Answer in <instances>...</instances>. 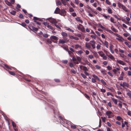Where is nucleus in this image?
Returning <instances> with one entry per match:
<instances>
[{
	"instance_id": "0eeeda50",
	"label": "nucleus",
	"mask_w": 131,
	"mask_h": 131,
	"mask_svg": "<svg viewBox=\"0 0 131 131\" xmlns=\"http://www.w3.org/2000/svg\"><path fill=\"white\" fill-rule=\"evenodd\" d=\"M90 42H91V45L93 49H95V41L94 40H91L90 41Z\"/></svg>"
},
{
	"instance_id": "4468645a",
	"label": "nucleus",
	"mask_w": 131,
	"mask_h": 131,
	"mask_svg": "<svg viewBox=\"0 0 131 131\" xmlns=\"http://www.w3.org/2000/svg\"><path fill=\"white\" fill-rule=\"evenodd\" d=\"M65 50L67 51L68 52V53L69 55V56H72L73 54V53L72 52L70 51H69L68 50V48H67L66 49H65Z\"/></svg>"
},
{
	"instance_id": "58836bf2",
	"label": "nucleus",
	"mask_w": 131,
	"mask_h": 131,
	"mask_svg": "<svg viewBox=\"0 0 131 131\" xmlns=\"http://www.w3.org/2000/svg\"><path fill=\"white\" fill-rule=\"evenodd\" d=\"M95 66L96 69H98L99 70V69H100L101 68V67L100 66H99L97 65H96Z\"/></svg>"
},
{
	"instance_id": "423d86ee",
	"label": "nucleus",
	"mask_w": 131,
	"mask_h": 131,
	"mask_svg": "<svg viewBox=\"0 0 131 131\" xmlns=\"http://www.w3.org/2000/svg\"><path fill=\"white\" fill-rule=\"evenodd\" d=\"M68 41V40H67V39H60L59 41V43L63 44L67 42Z\"/></svg>"
},
{
	"instance_id": "a19ab883",
	"label": "nucleus",
	"mask_w": 131,
	"mask_h": 131,
	"mask_svg": "<svg viewBox=\"0 0 131 131\" xmlns=\"http://www.w3.org/2000/svg\"><path fill=\"white\" fill-rule=\"evenodd\" d=\"M83 53V51L81 50L77 52V53L80 54H81Z\"/></svg>"
},
{
	"instance_id": "69168bd1",
	"label": "nucleus",
	"mask_w": 131,
	"mask_h": 131,
	"mask_svg": "<svg viewBox=\"0 0 131 131\" xmlns=\"http://www.w3.org/2000/svg\"><path fill=\"white\" fill-rule=\"evenodd\" d=\"M118 79L119 80H123V77L122 76H121L119 77Z\"/></svg>"
},
{
	"instance_id": "4c0bfd02",
	"label": "nucleus",
	"mask_w": 131,
	"mask_h": 131,
	"mask_svg": "<svg viewBox=\"0 0 131 131\" xmlns=\"http://www.w3.org/2000/svg\"><path fill=\"white\" fill-rule=\"evenodd\" d=\"M108 13L110 14H111L112 13V9L110 8H109L108 9Z\"/></svg>"
},
{
	"instance_id": "49530a36",
	"label": "nucleus",
	"mask_w": 131,
	"mask_h": 131,
	"mask_svg": "<svg viewBox=\"0 0 131 131\" xmlns=\"http://www.w3.org/2000/svg\"><path fill=\"white\" fill-rule=\"evenodd\" d=\"M46 26H47V27L49 29H52V27L49 25V24H48V25Z\"/></svg>"
},
{
	"instance_id": "f3484780",
	"label": "nucleus",
	"mask_w": 131,
	"mask_h": 131,
	"mask_svg": "<svg viewBox=\"0 0 131 131\" xmlns=\"http://www.w3.org/2000/svg\"><path fill=\"white\" fill-rule=\"evenodd\" d=\"M111 29L114 32H118V30H117L115 28L113 27L112 26L111 27Z\"/></svg>"
},
{
	"instance_id": "e433bc0d",
	"label": "nucleus",
	"mask_w": 131,
	"mask_h": 131,
	"mask_svg": "<svg viewBox=\"0 0 131 131\" xmlns=\"http://www.w3.org/2000/svg\"><path fill=\"white\" fill-rule=\"evenodd\" d=\"M32 27L33 29L35 31H37L38 29V28L35 27L34 26H32Z\"/></svg>"
},
{
	"instance_id": "ea45409f",
	"label": "nucleus",
	"mask_w": 131,
	"mask_h": 131,
	"mask_svg": "<svg viewBox=\"0 0 131 131\" xmlns=\"http://www.w3.org/2000/svg\"><path fill=\"white\" fill-rule=\"evenodd\" d=\"M69 11L70 12H73L74 11V9L72 7H70L69 9Z\"/></svg>"
},
{
	"instance_id": "cd10ccee",
	"label": "nucleus",
	"mask_w": 131,
	"mask_h": 131,
	"mask_svg": "<svg viewBox=\"0 0 131 131\" xmlns=\"http://www.w3.org/2000/svg\"><path fill=\"white\" fill-rule=\"evenodd\" d=\"M10 13L12 15H14L16 13V12L14 10H12L10 12Z\"/></svg>"
},
{
	"instance_id": "de8ad7c7",
	"label": "nucleus",
	"mask_w": 131,
	"mask_h": 131,
	"mask_svg": "<svg viewBox=\"0 0 131 131\" xmlns=\"http://www.w3.org/2000/svg\"><path fill=\"white\" fill-rule=\"evenodd\" d=\"M84 95L85 97L88 99H90V97L86 94H85Z\"/></svg>"
},
{
	"instance_id": "e2e57ef3",
	"label": "nucleus",
	"mask_w": 131,
	"mask_h": 131,
	"mask_svg": "<svg viewBox=\"0 0 131 131\" xmlns=\"http://www.w3.org/2000/svg\"><path fill=\"white\" fill-rule=\"evenodd\" d=\"M95 32L97 34V35L99 36H101V34H100V32L97 31H95Z\"/></svg>"
},
{
	"instance_id": "4be33fe9",
	"label": "nucleus",
	"mask_w": 131,
	"mask_h": 131,
	"mask_svg": "<svg viewBox=\"0 0 131 131\" xmlns=\"http://www.w3.org/2000/svg\"><path fill=\"white\" fill-rule=\"evenodd\" d=\"M111 99L113 102L115 103V104H117V100L113 98H112Z\"/></svg>"
},
{
	"instance_id": "6e6d98bb",
	"label": "nucleus",
	"mask_w": 131,
	"mask_h": 131,
	"mask_svg": "<svg viewBox=\"0 0 131 131\" xmlns=\"http://www.w3.org/2000/svg\"><path fill=\"white\" fill-rule=\"evenodd\" d=\"M92 76V77L94 78V79H96L98 77L94 74H93Z\"/></svg>"
},
{
	"instance_id": "3c124183",
	"label": "nucleus",
	"mask_w": 131,
	"mask_h": 131,
	"mask_svg": "<svg viewBox=\"0 0 131 131\" xmlns=\"http://www.w3.org/2000/svg\"><path fill=\"white\" fill-rule=\"evenodd\" d=\"M101 118L103 122H105L106 118L105 117H102Z\"/></svg>"
},
{
	"instance_id": "4d7b16f0",
	"label": "nucleus",
	"mask_w": 131,
	"mask_h": 131,
	"mask_svg": "<svg viewBox=\"0 0 131 131\" xmlns=\"http://www.w3.org/2000/svg\"><path fill=\"white\" fill-rule=\"evenodd\" d=\"M12 125H13V127H16V124H15V123L13 121L12 122Z\"/></svg>"
},
{
	"instance_id": "6ab92c4d",
	"label": "nucleus",
	"mask_w": 131,
	"mask_h": 131,
	"mask_svg": "<svg viewBox=\"0 0 131 131\" xmlns=\"http://www.w3.org/2000/svg\"><path fill=\"white\" fill-rule=\"evenodd\" d=\"M76 19L77 21H79L80 22L81 24L83 23V21L82 20H81L80 19V18L79 17H78L76 18Z\"/></svg>"
},
{
	"instance_id": "1a4fd4ad",
	"label": "nucleus",
	"mask_w": 131,
	"mask_h": 131,
	"mask_svg": "<svg viewBox=\"0 0 131 131\" xmlns=\"http://www.w3.org/2000/svg\"><path fill=\"white\" fill-rule=\"evenodd\" d=\"M69 37L70 39H74L77 40H78L79 39V38L78 37H74L71 35H69Z\"/></svg>"
},
{
	"instance_id": "052dcab7",
	"label": "nucleus",
	"mask_w": 131,
	"mask_h": 131,
	"mask_svg": "<svg viewBox=\"0 0 131 131\" xmlns=\"http://www.w3.org/2000/svg\"><path fill=\"white\" fill-rule=\"evenodd\" d=\"M107 68L108 70H110L112 69V68L110 66H108L107 67Z\"/></svg>"
},
{
	"instance_id": "8fccbe9b",
	"label": "nucleus",
	"mask_w": 131,
	"mask_h": 131,
	"mask_svg": "<svg viewBox=\"0 0 131 131\" xmlns=\"http://www.w3.org/2000/svg\"><path fill=\"white\" fill-rule=\"evenodd\" d=\"M90 36L92 38H94V39H96V37L95 36V35H91Z\"/></svg>"
},
{
	"instance_id": "338daca9",
	"label": "nucleus",
	"mask_w": 131,
	"mask_h": 131,
	"mask_svg": "<svg viewBox=\"0 0 131 131\" xmlns=\"http://www.w3.org/2000/svg\"><path fill=\"white\" fill-rule=\"evenodd\" d=\"M88 65L90 67H91L92 68H93V67H94V66L91 64L90 63H89L88 64Z\"/></svg>"
},
{
	"instance_id": "5701e85b",
	"label": "nucleus",
	"mask_w": 131,
	"mask_h": 131,
	"mask_svg": "<svg viewBox=\"0 0 131 131\" xmlns=\"http://www.w3.org/2000/svg\"><path fill=\"white\" fill-rule=\"evenodd\" d=\"M104 44L105 45L106 48H108V43L107 41H105L104 42Z\"/></svg>"
},
{
	"instance_id": "a878e982",
	"label": "nucleus",
	"mask_w": 131,
	"mask_h": 131,
	"mask_svg": "<svg viewBox=\"0 0 131 131\" xmlns=\"http://www.w3.org/2000/svg\"><path fill=\"white\" fill-rule=\"evenodd\" d=\"M62 3L64 6H66L67 5L66 2L64 0H61Z\"/></svg>"
},
{
	"instance_id": "72a5a7b5",
	"label": "nucleus",
	"mask_w": 131,
	"mask_h": 131,
	"mask_svg": "<svg viewBox=\"0 0 131 131\" xmlns=\"http://www.w3.org/2000/svg\"><path fill=\"white\" fill-rule=\"evenodd\" d=\"M61 13L63 14V15L61 14L62 15H64V14H65L66 13V11L64 9H62L61 10Z\"/></svg>"
},
{
	"instance_id": "7ed1b4c3",
	"label": "nucleus",
	"mask_w": 131,
	"mask_h": 131,
	"mask_svg": "<svg viewBox=\"0 0 131 131\" xmlns=\"http://www.w3.org/2000/svg\"><path fill=\"white\" fill-rule=\"evenodd\" d=\"M114 34L118 38H116V39L120 42L123 41L122 40V37L120 35L117 33H114Z\"/></svg>"
},
{
	"instance_id": "6e6552de",
	"label": "nucleus",
	"mask_w": 131,
	"mask_h": 131,
	"mask_svg": "<svg viewBox=\"0 0 131 131\" xmlns=\"http://www.w3.org/2000/svg\"><path fill=\"white\" fill-rule=\"evenodd\" d=\"M61 34L63 36V38L64 39H67L66 37L68 36L67 34L64 32H62L61 33Z\"/></svg>"
},
{
	"instance_id": "09e8293b",
	"label": "nucleus",
	"mask_w": 131,
	"mask_h": 131,
	"mask_svg": "<svg viewBox=\"0 0 131 131\" xmlns=\"http://www.w3.org/2000/svg\"><path fill=\"white\" fill-rule=\"evenodd\" d=\"M129 35V34L128 33H124L123 34V35L125 37H127Z\"/></svg>"
},
{
	"instance_id": "f704fd0d",
	"label": "nucleus",
	"mask_w": 131,
	"mask_h": 131,
	"mask_svg": "<svg viewBox=\"0 0 131 131\" xmlns=\"http://www.w3.org/2000/svg\"><path fill=\"white\" fill-rule=\"evenodd\" d=\"M81 76L84 78V79H85L86 78V75L84 74L83 73H81Z\"/></svg>"
},
{
	"instance_id": "20e7f679",
	"label": "nucleus",
	"mask_w": 131,
	"mask_h": 131,
	"mask_svg": "<svg viewBox=\"0 0 131 131\" xmlns=\"http://www.w3.org/2000/svg\"><path fill=\"white\" fill-rule=\"evenodd\" d=\"M105 53L106 56L110 59L113 60L114 59V57L109 52L107 51Z\"/></svg>"
},
{
	"instance_id": "bf43d9fd",
	"label": "nucleus",
	"mask_w": 131,
	"mask_h": 131,
	"mask_svg": "<svg viewBox=\"0 0 131 131\" xmlns=\"http://www.w3.org/2000/svg\"><path fill=\"white\" fill-rule=\"evenodd\" d=\"M105 2L108 5H110L111 4V3L108 0H106Z\"/></svg>"
},
{
	"instance_id": "2f4dec72",
	"label": "nucleus",
	"mask_w": 131,
	"mask_h": 131,
	"mask_svg": "<svg viewBox=\"0 0 131 131\" xmlns=\"http://www.w3.org/2000/svg\"><path fill=\"white\" fill-rule=\"evenodd\" d=\"M110 21L111 22L113 23H115V22H114V19L112 17H111L110 18Z\"/></svg>"
},
{
	"instance_id": "412c9836",
	"label": "nucleus",
	"mask_w": 131,
	"mask_h": 131,
	"mask_svg": "<svg viewBox=\"0 0 131 131\" xmlns=\"http://www.w3.org/2000/svg\"><path fill=\"white\" fill-rule=\"evenodd\" d=\"M117 5L119 8H122L124 6V5L120 3H118Z\"/></svg>"
},
{
	"instance_id": "c85d7f7f",
	"label": "nucleus",
	"mask_w": 131,
	"mask_h": 131,
	"mask_svg": "<svg viewBox=\"0 0 131 131\" xmlns=\"http://www.w3.org/2000/svg\"><path fill=\"white\" fill-rule=\"evenodd\" d=\"M5 2L7 4V5H8L9 6H10L11 5V4L9 2H8V1H5Z\"/></svg>"
},
{
	"instance_id": "5fc2aeb1",
	"label": "nucleus",
	"mask_w": 131,
	"mask_h": 131,
	"mask_svg": "<svg viewBox=\"0 0 131 131\" xmlns=\"http://www.w3.org/2000/svg\"><path fill=\"white\" fill-rule=\"evenodd\" d=\"M115 96L117 98L119 99L120 100L122 99V97H121L117 96V95H115Z\"/></svg>"
},
{
	"instance_id": "9b49d317",
	"label": "nucleus",
	"mask_w": 131,
	"mask_h": 131,
	"mask_svg": "<svg viewBox=\"0 0 131 131\" xmlns=\"http://www.w3.org/2000/svg\"><path fill=\"white\" fill-rule=\"evenodd\" d=\"M85 46L88 49H90L91 48V46L90 42H86L85 43Z\"/></svg>"
},
{
	"instance_id": "c03bdc74",
	"label": "nucleus",
	"mask_w": 131,
	"mask_h": 131,
	"mask_svg": "<svg viewBox=\"0 0 131 131\" xmlns=\"http://www.w3.org/2000/svg\"><path fill=\"white\" fill-rule=\"evenodd\" d=\"M69 66L71 67H74L73 64L71 62H70L69 63Z\"/></svg>"
},
{
	"instance_id": "2eb2a0df",
	"label": "nucleus",
	"mask_w": 131,
	"mask_h": 131,
	"mask_svg": "<svg viewBox=\"0 0 131 131\" xmlns=\"http://www.w3.org/2000/svg\"><path fill=\"white\" fill-rule=\"evenodd\" d=\"M60 11V9L58 7H57L54 11V13L56 14H59Z\"/></svg>"
},
{
	"instance_id": "13d9d810",
	"label": "nucleus",
	"mask_w": 131,
	"mask_h": 131,
	"mask_svg": "<svg viewBox=\"0 0 131 131\" xmlns=\"http://www.w3.org/2000/svg\"><path fill=\"white\" fill-rule=\"evenodd\" d=\"M33 19L35 22H36V20L38 19V18L36 17H33Z\"/></svg>"
},
{
	"instance_id": "c9c22d12",
	"label": "nucleus",
	"mask_w": 131,
	"mask_h": 131,
	"mask_svg": "<svg viewBox=\"0 0 131 131\" xmlns=\"http://www.w3.org/2000/svg\"><path fill=\"white\" fill-rule=\"evenodd\" d=\"M101 82L103 83L104 85H106V83L104 81L103 79H101Z\"/></svg>"
},
{
	"instance_id": "ddd939ff",
	"label": "nucleus",
	"mask_w": 131,
	"mask_h": 131,
	"mask_svg": "<svg viewBox=\"0 0 131 131\" xmlns=\"http://www.w3.org/2000/svg\"><path fill=\"white\" fill-rule=\"evenodd\" d=\"M50 39L52 40V39L57 40L58 39V38L54 36H51L50 37Z\"/></svg>"
},
{
	"instance_id": "a211bd4d",
	"label": "nucleus",
	"mask_w": 131,
	"mask_h": 131,
	"mask_svg": "<svg viewBox=\"0 0 131 131\" xmlns=\"http://www.w3.org/2000/svg\"><path fill=\"white\" fill-rule=\"evenodd\" d=\"M113 46L112 45H111V46H110L109 48H110V50L111 52V53H112V54H113L114 53V51L113 50V49H112V47H113Z\"/></svg>"
},
{
	"instance_id": "680f3d73",
	"label": "nucleus",
	"mask_w": 131,
	"mask_h": 131,
	"mask_svg": "<svg viewBox=\"0 0 131 131\" xmlns=\"http://www.w3.org/2000/svg\"><path fill=\"white\" fill-rule=\"evenodd\" d=\"M127 94L129 97H131V94L129 92L127 93Z\"/></svg>"
},
{
	"instance_id": "b1692460",
	"label": "nucleus",
	"mask_w": 131,
	"mask_h": 131,
	"mask_svg": "<svg viewBox=\"0 0 131 131\" xmlns=\"http://www.w3.org/2000/svg\"><path fill=\"white\" fill-rule=\"evenodd\" d=\"M65 29L68 31H72V32H73L74 31V30L71 29L70 28L68 27H66L65 28Z\"/></svg>"
},
{
	"instance_id": "9d476101",
	"label": "nucleus",
	"mask_w": 131,
	"mask_h": 131,
	"mask_svg": "<svg viewBox=\"0 0 131 131\" xmlns=\"http://www.w3.org/2000/svg\"><path fill=\"white\" fill-rule=\"evenodd\" d=\"M117 62L119 64H121L122 65H124L125 64V63L123 61L119 60H117Z\"/></svg>"
},
{
	"instance_id": "393cba45",
	"label": "nucleus",
	"mask_w": 131,
	"mask_h": 131,
	"mask_svg": "<svg viewBox=\"0 0 131 131\" xmlns=\"http://www.w3.org/2000/svg\"><path fill=\"white\" fill-rule=\"evenodd\" d=\"M101 72L104 75H105L106 74V73L105 70L101 71Z\"/></svg>"
},
{
	"instance_id": "c756f323",
	"label": "nucleus",
	"mask_w": 131,
	"mask_h": 131,
	"mask_svg": "<svg viewBox=\"0 0 131 131\" xmlns=\"http://www.w3.org/2000/svg\"><path fill=\"white\" fill-rule=\"evenodd\" d=\"M82 70L85 71H88V69L85 66H83Z\"/></svg>"
},
{
	"instance_id": "7c9ffc66",
	"label": "nucleus",
	"mask_w": 131,
	"mask_h": 131,
	"mask_svg": "<svg viewBox=\"0 0 131 131\" xmlns=\"http://www.w3.org/2000/svg\"><path fill=\"white\" fill-rule=\"evenodd\" d=\"M81 46L78 45L76 44L75 45V48L77 49L79 48H81Z\"/></svg>"
},
{
	"instance_id": "bb28decb",
	"label": "nucleus",
	"mask_w": 131,
	"mask_h": 131,
	"mask_svg": "<svg viewBox=\"0 0 131 131\" xmlns=\"http://www.w3.org/2000/svg\"><path fill=\"white\" fill-rule=\"evenodd\" d=\"M52 40L51 39H48L47 40V43L49 44H51L52 43Z\"/></svg>"
},
{
	"instance_id": "f03ea898",
	"label": "nucleus",
	"mask_w": 131,
	"mask_h": 131,
	"mask_svg": "<svg viewBox=\"0 0 131 131\" xmlns=\"http://www.w3.org/2000/svg\"><path fill=\"white\" fill-rule=\"evenodd\" d=\"M77 28L79 30H81L82 32H84L85 31L84 28L82 25L81 24H79V25H77Z\"/></svg>"
},
{
	"instance_id": "aec40b11",
	"label": "nucleus",
	"mask_w": 131,
	"mask_h": 131,
	"mask_svg": "<svg viewBox=\"0 0 131 131\" xmlns=\"http://www.w3.org/2000/svg\"><path fill=\"white\" fill-rule=\"evenodd\" d=\"M122 9H123L125 12H127L128 11V9L127 8L125 7V6H124Z\"/></svg>"
},
{
	"instance_id": "dca6fc26",
	"label": "nucleus",
	"mask_w": 131,
	"mask_h": 131,
	"mask_svg": "<svg viewBox=\"0 0 131 131\" xmlns=\"http://www.w3.org/2000/svg\"><path fill=\"white\" fill-rule=\"evenodd\" d=\"M116 119L118 121H121V120H122V121H121L122 122H123V120L122 117L119 116H117L116 117Z\"/></svg>"
},
{
	"instance_id": "774afa93",
	"label": "nucleus",
	"mask_w": 131,
	"mask_h": 131,
	"mask_svg": "<svg viewBox=\"0 0 131 131\" xmlns=\"http://www.w3.org/2000/svg\"><path fill=\"white\" fill-rule=\"evenodd\" d=\"M92 82L94 83H95L96 82V81L95 80V79L93 78H92Z\"/></svg>"
},
{
	"instance_id": "79ce46f5",
	"label": "nucleus",
	"mask_w": 131,
	"mask_h": 131,
	"mask_svg": "<svg viewBox=\"0 0 131 131\" xmlns=\"http://www.w3.org/2000/svg\"><path fill=\"white\" fill-rule=\"evenodd\" d=\"M77 60L79 61L80 62L81 60V58L78 56L77 57Z\"/></svg>"
},
{
	"instance_id": "a18cd8bd",
	"label": "nucleus",
	"mask_w": 131,
	"mask_h": 131,
	"mask_svg": "<svg viewBox=\"0 0 131 131\" xmlns=\"http://www.w3.org/2000/svg\"><path fill=\"white\" fill-rule=\"evenodd\" d=\"M57 5H61V3L60 1H58L57 3Z\"/></svg>"
},
{
	"instance_id": "0e129e2a",
	"label": "nucleus",
	"mask_w": 131,
	"mask_h": 131,
	"mask_svg": "<svg viewBox=\"0 0 131 131\" xmlns=\"http://www.w3.org/2000/svg\"><path fill=\"white\" fill-rule=\"evenodd\" d=\"M107 31L111 33H113V32L110 30L108 29H107L106 30Z\"/></svg>"
},
{
	"instance_id": "f8f14e48",
	"label": "nucleus",
	"mask_w": 131,
	"mask_h": 131,
	"mask_svg": "<svg viewBox=\"0 0 131 131\" xmlns=\"http://www.w3.org/2000/svg\"><path fill=\"white\" fill-rule=\"evenodd\" d=\"M50 21L52 23H56L57 21L56 19L53 18H50L49 19Z\"/></svg>"
},
{
	"instance_id": "f257e3e1",
	"label": "nucleus",
	"mask_w": 131,
	"mask_h": 131,
	"mask_svg": "<svg viewBox=\"0 0 131 131\" xmlns=\"http://www.w3.org/2000/svg\"><path fill=\"white\" fill-rule=\"evenodd\" d=\"M106 114L108 116V118H111L114 116L113 113L110 111H106Z\"/></svg>"
},
{
	"instance_id": "39448f33",
	"label": "nucleus",
	"mask_w": 131,
	"mask_h": 131,
	"mask_svg": "<svg viewBox=\"0 0 131 131\" xmlns=\"http://www.w3.org/2000/svg\"><path fill=\"white\" fill-rule=\"evenodd\" d=\"M120 85L124 88H125V87L128 88L129 86V84L126 82H123L122 83H121Z\"/></svg>"
},
{
	"instance_id": "864d4df0",
	"label": "nucleus",
	"mask_w": 131,
	"mask_h": 131,
	"mask_svg": "<svg viewBox=\"0 0 131 131\" xmlns=\"http://www.w3.org/2000/svg\"><path fill=\"white\" fill-rule=\"evenodd\" d=\"M9 73L11 74L12 75H14L15 74V73L13 72H10L8 71Z\"/></svg>"
},
{
	"instance_id": "603ef678",
	"label": "nucleus",
	"mask_w": 131,
	"mask_h": 131,
	"mask_svg": "<svg viewBox=\"0 0 131 131\" xmlns=\"http://www.w3.org/2000/svg\"><path fill=\"white\" fill-rule=\"evenodd\" d=\"M71 72L73 73V74H75L76 72V71L73 69H72L71 70Z\"/></svg>"
},
{
	"instance_id": "37998d69",
	"label": "nucleus",
	"mask_w": 131,
	"mask_h": 131,
	"mask_svg": "<svg viewBox=\"0 0 131 131\" xmlns=\"http://www.w3.org/2000/svg\"><path fill=\"white\" fill-rule=\"evenodd\" d=\"M107 96H109V95H111L113 96V94L111 93H110V92H108L107 93Z\"/></svg>"
},
{
	"instance_id": "473e14b6",
	"label": "nucleus",
	"mask_w": 131,
	"mask_h": 131,
	"mask_svg": "<svg viewBox=\"0 0 131 131\" xmlns=\"http://www.w3.org/2000/svg\"><path fill=\"white\" fill-rule=\"evenodd\" d=\"M125 43L126 45L128 46V47L129 48H130L131 47V45L129 44L127 42H125Z\"/></svg>"
}]
</instances>
